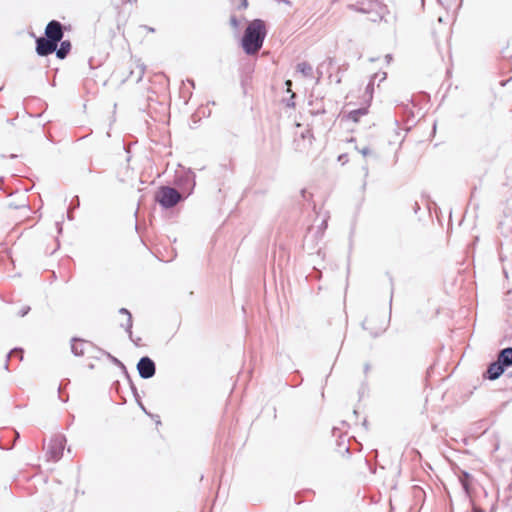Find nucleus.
<instances>
[{
    "label": "nucleus",
    "instance_id": "nucleus-1",
    "mask_svg": "<svg viewBox=\"0 0 512 512\" xmlns=\"http://www.w3.org/2000/svg\"><path fill=\"white\" fill-rule=\"evenodd\" d=\"M267 30L265 22L261 19H254L249 22L241 40L243 50L248 55L256 54L262 47Z\"/></svg>",
    "mask_w": 512,
    "mask_h": 512
},
{
    "label": "nucleus",
    "instance_id": "nucleus-2",
    "mask_svg": "<svg viewBox=\"0 0 512 512\" xmlns=\"http://www.w3.org/2000/svg\"><path fill=\"white\" fill-rule=\"evenodd\" d=\"M181 194L174 188L162 186L155 195V200L164 208H171L181 200Z\"/></svg>",
    "mask_w": 512,
    "mask_h": 512
},
{
    "label": "nucleus",
    "instance_id": "nucleus-3",
    "mask_svg": "<svg viewBox=\"0 0 512 512\" xmlns=\"http://www.w3.org/2000/svg\"><path fill=\"white\" fill-rule=\"evenodd\" d=\"M146 71V66L140 59L131 58L125 66L124 81L138 83L142 80Z\"/></svg>",
    "mask_w": 512,
    "mask_h": 512
},
{
    "label": "nucleus",
    "instance_id": "nucleus-4",
    "mask_svg": "<svg viewBox=\"0 0 512 512\" xmlns=\"http://www.w3.org/2000/svg\"><path fill=\"white\" fill-rule=\"evenodd\" d=\"M314 140L315 138L312 131L305 129L294 138V150L300 153H308L312 149Z\"/></svg>",
    "mask_w": 512,
    "mask_h": 512
},
{
    "label": "nucleus",
    "instance_id": "nucleus-5",
    "mask_svg": "<svg viewBox=\"0 0 512 512\" xmlns=\"http://www.w3.org/2000/svg\"><path fill=\"white\" fill-rule=\"evenodd\" d=\"M64 450L63 440L60 438L52 439L47 445V457L50 461H58L62 455Z\"/></svg>",
    "mask_w": 512,
    "mask_h": 512
},
{
    "label": "nucleus",
    "instance_id": "nucleus-6",
    "mask_svg": "<svg viewBox=\"0 0 512 512\" xmlns=\"http://www.w3.org/2000/svg\"><path fill=\"white\" fill-rule=\"evenodd\" d=\"M58 43L48 37H40L36 40V52L40 56H47L55 52Z\"/></svg>",
    "mask_w": 512,
    "mask_h": 512
},
{
    "label": "nucleus",
    "instance_id": "nucleus-7",
    "mask_svg": "<svg viewBox=\"0 0 512 512\" xmlns=\"http://www.w3.org/2000/svg\"><path fill=\"white\" fill-rule=\"evenodd\" d=\"M64 32L62 24L56 20L50 21L45 28V36L59 43L63 38Z\"/></svg>",
    "mask_w": 512,
    "mask_h": 512
},
{
    "label": "nucleus",
    "instance_id": "nucleus-8",
    "mask_svg": "<svg viewBox=\"0 0 512 512\" xmlns=\"http://www.w3.org/2000/svg\"><path fill=\"white\" fill-rule=\"evenodd\" d=\"M137 369L142 378H150L155 374V364L148 357L140 359L137 364Z\"/></svg>",
    "mask_w": 512,
    "mask_h": 512
},
{
    "label": "nucleus",
    "instance_id": "nucleus-9",
    "mask_svg": "<svg viewBox=\"0 0 512 512\" xmlns=\"http://www.w3.org/2000/svg\"><path fill=\"white\" fill-rule=\"evenodd\" d=\"M505 366L497 360L489 365L487 369V378L490 380H496L504 372Z\"/></svg>",
    "mask_w": 512,
    "mask_h": 512
},
{
    "label": "nucleus",
    "instance_id": "nucleus-10",
    "mask_svg": "<svg viewBox=\"0 0 512 512\" xmlns=\"http://www.w3.org/2000/svg\"><path fill=\"white\" fill-rule=\"evenodd\" d=\"M89 346L90 345L87 341L74 339L71 344V349L76 356H82L85 354V351L88 349Z\"/></svg>",
    "mask_w": 512,
    "mask_h": 512
},
{
    "label": "nucleus",
    "instance_id": "nucleus-11",
    "mask_svg": "<svg viewBox=\"0 0 512 512\" xmlns=\"http://www.w3.org/2000/svg\"><path fill=\"white\" fill-rule=\"evenodd\" d=\"M71 48H72V44L69 40L61 41L60 47L58 49L56 48V50H55L56 56L59 59L66 58L67 55L70 53Z\"/></svg>",
    "mask_w": 512,
    "mask_h": 512
},
{
    "label": "nucleus",
    "instance_id": "nucleus-12",
    "mask_svg": "<svg viewBox=\"0 0 512 512\" xmlns=\"http://www.w3.org/2000/svg\"><path fill=\"white\" fill-rule=\"evenodd\" d=\"M368 114L367 108H360L353 111H350L346 116V120L351 121L353 123H358L360 118Z\"/></svg>",
    "mask_w": 512,
    "mask_h": 512
},
{
    "label": "nucleus",
    "instance_id": "nucleus-13",
    "mask_svg": "<svg viewBox=\"0 0 512 512\" xmlns=\"http://www.w3.org/2000/svg\"><path fill=\"white\" fill-rule=\"evenodd\" d=\"M498 360L505 367L511 366L512 365V348L503 349L498 355Z\"/></svg>",
    "mask_w": 512,
    "mask_h": 512
},
{
    "label": "nucleus",
    "instance_id": "nucleus-14",
    "mask_svg": "<svg viewBox=\"0 0 512 512\" xmlns=\"http://www.w3.org/2000/svg\"><path fill=\"white\" fill-rule=\"evenodd\" d=\"M460 482L467 494H470V488L472 483V477L467 472H462L459 476Z\"/></svg>",
    "mask_w": 512,
    "mask_h": 512
},
{
    "label": "nucleus",
    "instance_id": "nucleus-15",
    "mask_svg": "<svg viewBox=\"0 0 512 512\" xmlns=\"http://www.w3.org/2000/svg\"><path fill=\"white\" fill-rule=\"evenodd\" d=\"M297 71L305 77L312 76V66L308 62H301L296 67Z\"/></svg>",
    "mask_w": 512,
    "mask_h": 512
},
{
    "label": "nucleus",
    "instance_id": "nucleus-16",
    "mask_svg": "<svg viewBox=\"0 0 512 512\" xmlns=\"http://www.w3.org/2000/svg\"><path fill=\"white\" fill-rule=\"evenodd\" d=\"M119 312L126 316V323L123 324V326L126 329H130L132 327V316H131V314L126 309H124V308L120 309Z\"/></svg>",
    "mask_w": 512,
    "mask_h": 512
},
{
    "label": "nucleus",
    "instance_id": "nucleus-17",
    "mask_svg": "<svg viewBox=\"0 0 512 512\" xmlns=\"http://www.w3.org/2000/svg\"><path fill=\"white\" fill-rule=\"evenodd\" d=\"M238 9H245L248 6L247 0H235Z\"/></svg>",
    "mask_w": 512,
    "mask_h": 512
},
{
    "label": "nucleus",
    "instance_id": "nucleus-18",
    "mask_svg": "<svg viewBox=\"0 0 512 512\" xmlns=\"http://www.w3.org/2000/svg\"><path fill=\"white\" fill-rule=\"evenodd\" d=\"M230 24L233 28L237 29L239 27V22L235 16L230 18Z\"/></svg>",
    "mask_w": 512,
    "mask_h": 512
},
{
    "label": "nucleus",
    "instance_id": "nucleus-19",
    "mask_svg": "<svg viewBox=\"0 0 512 512\" xmlns=\"http://www.w3.org/2000/svg\"><path fill=\"white\" fill-rule=\"evenodd\" d=\"M338 160L344 164L348 160L347 155L346 154L340 155L338 157Z\"/></svg>",
    "mask_w": 512,
    "mask_h": 512
},
{
    "label": "nucleus",
    "instance_id": "nucleus-20",
    "mask_svg": "<svg viewBox=\"0 0 512 512\" xmlns=\"http://www.w3.org/2000/svg\"><path fill=\"white\" fill-rule=\"evenodd\" d=\"M285 84H286V87H287V91H290L291 90V86H292L291 80H287Z\"/></svg>",
    "mask_w": 512,
    "mask_h": 512
},
{
    "label": "nucleus",
    "instance_id": "nucleus-21",
    "mask_svg": "<svg viewBox=\"0 0 512 512\" xmlns=\"http://www.w3.org/2000/svg\"><path fill=\"white\" fill-rule=\"evenodd\" d=\"M3 87H4V83L0 82V91L3 89Z\"/></svg>",
    "mask_w": 512,
    "mask_h": 512
}]
</instances>
